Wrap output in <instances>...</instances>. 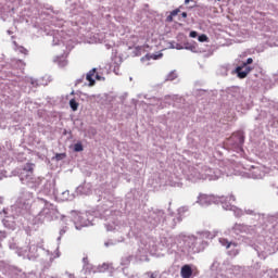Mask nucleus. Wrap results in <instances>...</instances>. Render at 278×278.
<instances>
[{
  "label": "nucleus",
  "instance_id": "20e7f679",
  "mask_svg": "<svg viewBox=\"0 0 278 278\" xmlns=\"http://www.w3.org/2000/svg\"><path fill=\"white\" fill-rule=\"evenodd\" d=\"M97 73V68H93L91 71L88 72L86 79L87 81H89V86H94L96 81H94V74Z\"/></svg>",
  "mask_w": 278,
  "mask_h": 278
},
{
  "label": "nucleus",
  "instance_id": "f8f14e48",
  "mask_svg": "<svg viewBox=\"0 0 278 278\" xmlns=\"http://www.w3.org/2000/svg\"><path fill=\"white\" fill-rule=\"evenodd\" d=\"M20 179H21L22 184H28L29 179H31V176L24 175Z\"/></svg>",
  "mask_w": 278,
  "mask_h": 278
},
{
  "label": "nucleus",
  "instance_id": "9b49d317",
  "mask_svg": "<svg viewBox=\"0 0 278 278\" xmlns=\"http://www.w3.org/2000/svg\"><path fill=\"white\" fill-rule=\"evenodd\" d=\"M74 151L76 153H79V152L84 151V146L81 143L74 144Z\"/></svg>",
  "mask_w": 278,
  "mask_h": 278
},
{
  "label": "nucleus",
  "instance_id": "423d86ee",
  "mask_svg": "<svg viewBox=\"0 0 278 278\" xmlns=\"http://www.w3.org/2000/svg\"><path fill=\"white\" fill-rule=\"evenodd\" d=\"M179 12H181V10L179 8L172 11L170 14L166 17V22L167 23H173V17L177 16V14H179Z\"/></svg>",
  "mask_w": 278,
  "mask_h": 278
},
{
  "label": "nucleus",
  "instance_id": "6ab92c4d",
  "mask_svg": "<svg viewBox=\"0 0 278 278\" xmlns=\"http://www.w3.org/2000/svg\"><path fill=\"white\" fill-rule=\"evenodd\" d=\"M0 236H1L2 238H5V232L0 231Z\"/></svg>",
  "mask_w": 278,
  "mask_h": 278
},
{
  "label": "nucleus",
  "instance_id": "ddd939ff",
  "mask_svg": "<svg viewBox=\"0 0 278 278\" xmlns=\"http://www.w3.org/2000/svg\"><path fill=\"white\" fill-rule=\"evenodd\" d=\"M167 79H168L169 81H173V80L177 79V73L172 72V73L167 76Z\"/></svg>",
  "mask_w": 278,
  "mask_h": 278
},
{
  "label": "nucleus",
  "instance_id": "4be33fe9",
  "mask_svg": "<svg viewBox=\"0 0 278 278\" xmlns=\"http://www.w3.org/2000/svg\"><path fill=\"white\" fill-rule=\"evenodd\" d=\"M235 255H238V251L235 252Z\"/></svg>",
  "mask_w": 278,
  "mask_h": 278
},
{
  "label": "nucleus",
  "instance_id": "0eeeda50",
  "mask_svg": "<svg viewBox=\"0 0 278 278\" xmlns=\"http://www.w3.org/2000/svg\"><path fill=\"white\" fill-rule=\"evenodd\" d=\"M35 168L36 165L34 163H27L26 165H24L23 170H25V173H34Z\"/></svg>",
  "mask_w": 278,
  "mask_h": 278
},
{
  "label": "nucleus",
  "instance_id": "f3484780",
  "mask_svg": "<svg viewBox=\"0 0 278 278\" xmlns=\"http://www.w3.org/2000/svg\"><path fill=\"white\" fill-rule=\"evenodd\" d=\"M181 16H182V18H188V13L182 12V13H181Z\"/></svg>",
  "mask_w": 278,
  "mask_h": 278
},
{
  "label": "nucleus",
  "instance_id": "1a4fd4ad",
  "mask_svg": "<svg viewBox=\"0 0 278 278\" xmlns=\"http://www.w3.org/2000/svg\"><path fill=\"white\" fill-rule=\"evenodd\" d=\"M207 201H210V197H207L205 194H201L199 197V203H201V205H205V203H207Z\"/></svg>",
  "mask_w": 278,
  "mask_h": 278
},
{
  "label": "nucleus",
  "instance_id": "dca6fc26",
  "mask_svg": "<svg viewBox=\"0 0 278 278\" xmlns=\"http://www.w3.org/2000/svg\"><path fill=\"white\" fill-rule=\"evenodd\" d=\"M150 278H157V274L156 273H150Z\"/></svg>",
  "mask_w": 278,
  "mask_h": 278
},
{
  "label": "nucleus",
  "instance_id": "4468645a",
  "mask_svg": "<svg viewBox=\"0 0 278 278\" xmlns=\"http://www.w3.org/2000/svg\"><path fill=\"white\" fill-rule=\"evenodd\" d=\"M199 42H207V36L206 35H200L198 37Z\"/></svg>",
  "mask_w": 278,
  "mask_h": 278
},
{
  "label": "nucleus",
  "instance_id": "2eb2a0df",
  "mask_svg": "<svg viewBox=\"0 0 278 278\" xmlns=\"http://www.w3.org/2000/svg\"><path fill=\"white\" fill-rule=\"evenodd\" d=\"M197 36H199V34L197 31L192 30L190 33V38H197Z\"/></svg>",
  "mask_w": 278,
  "mask_h": 278
},
{
  "label": "nucleus",
  "instance_id": "5701e85b",
  "mask_svg": "<svg viewBox=\"0 0 278 278\" xmlns=\"http://www.w3.org/2000/svg\"><path fill=\"white\" fill-rule=\"evenodd\" d=\"M45 201V203H46V205H47V200H43Z\"/></svg>",
  "mask_w": 278,
  "mask_h": 278
},
{
  "label": "nucleus",
  "instance_id": "f257e3e1",
  "mask_svg": "<svg viewBox=\"0 0 278 278\" xmlns=\"http://www.w3.org/2000/svg\"><path fill=\"white\" fill-rule=\"evenodd\" d=\"M249 64H253V59L249 58L247 62H243L242 65L236 68V73L239 79H244L253 71V67L249 66Z\"/></svg>",
  "mask_w": 278,
  "mask_h": 278
},
{
  "label": "nucleus",
  "instance_id": "aec40b11",
  "mask_svg": "<svg viewBox=\"0 0 278 278\" xmlns=\"http://www.w3.org/2000/svg\"><path fill=\"white\" fill-rule=\"evenodd\" d=\"M3 203V198L0 197V204Z\"/></svg>",
  "mask_w": 278,
  "mask_h": 278
},
{
  "label": "nucleus",
  "instance_id": "9d476101",
  "mask_svg": "<svg viewBox=\"0 0 278 278\" xmlns=\"http://www.w3.org/2000/svg\"><path fill=\"white\" fill-rule=\"evenodd\" d=\"M65 157L66 153H56L53 160H55L56 162H61V160H65Z\"/></svg>",
  "mask_w": 278,
  "mask_h": 278
},
{
  "label": "nucleus",
  "instance_id": "6e6552de",
  "mask_svg": "<svg viewBox=\"0 0 278 278\" xmlns=\"http://www.w3.org/2000/svg\"><path fill=\"white\" fill-rule=\"evenodd\" d=\"M70 108L73 110V112H77L79 103L75 99H72L70 100Z\"/></svg>",
  "mask_w": 278,
  "mask_h": 278
},
{
  "label": "nucleus",
  "instance_id": "f03ea898",
  "mask_svg": "<svg viewBox=\"0 0 278 278\" xmlns=\"http://www.w3.org/2000/svg\"><path fill=\"white\" fill-rule=\"evenodd\" d=\"M34 200V193L29 191H23L18 198L20 203L22 205H29L31 201Z\"/></svg>",
  "mask_w": 278,
  "mask_h": 278
},
{
  "label": "nucleus",
  "instance_id": "412c9836",
  "mask_svg": "<svg viewBox=\"0 0 278 278\" xmlns=\"http://www.w3.org/2000/svg\"><path fill=\"white\" fill-rule=\"evenodd\" d=\"M189 1H192V0H185V3H188Z\"/></svg>",
  "mask_w": 278,
  "mask_h": 278
},
{
  "label": "nucleus",
  "instance_id": "a211bd4d",
  "mask_svg": "<svg viewBox=\"0 0 278 278\" xmlns=\"http://www.w3.org/2000/svg\"><path fill=\"white\" fill-rule=\"evenodd\" d=\"M229 201H236V197L230 195Z\"/></svg>",
  "mask_w": 278,
  "mask_h": 278
},
{
  "label": "nucleus",
  "instance_id": "39448f33",
  "mask_svg": "<svg viewBox=\"0 0 278 278\" xmlns=\"http://www.w3.org/2000/svg\"><path fill=\"white\" fill-rule=\"evenodd\" d=\"M219 242L222 244V247H225L226 249H230L231 247H238V243L236 242H229V240L222 238L219 239Z\"/></svg>",
  "mask_w": 278,
  "mask_h": 278
},
{
  "label": "nucleus",
  "instance_id": "7ed1b4c3",
  "mask_svg": "<svg viewBox=\"0 0 278 278\" xmlns=\"http://www.w3.org/2000/svg\"><path fill=\"white\" fill-rule=\"evenodd\" d=\"M180 275L182 278H191L192 277V267H190V265H184L181 267Z\"/></svg>",
  "mask_w": 278,
  "mask_h": 278
}]
</instances>
